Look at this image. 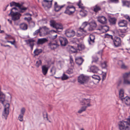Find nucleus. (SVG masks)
<instances>
[{"label": "nucleus", "mask_w": 130, "mask_h": 130, "mask_svg": "<svg viewBox=\"0 0 130 130\" xmlns=\"http://www.w3.org/2000/svg\"><path fill=\"white\" fill-rule=\"evenodd\" d=\"M127 121L123 120L120 121L118 123L119 128L120 130H129L130 128V117L127 119Z\"/></svg>", "instance_id": "f257e3e1"}, {"label": "nucleus", "mask_w": 130, "mask_h": 130, "mask_svg": "<svg viewBox=\"0 0 130 130\" xmlns=\"http://www.w3.org/2000/svg\"><path fill=\"white\" fill-rule=\"evenodd\" d=\"M11 7L15 6L18 7L20 9L19 12L20 13H23L27 10V8L24 7L23 4H20L19 3H17L14 2H13L10 3Z\"/></svg>", "instance_id": "f03ea898"}, {"label": "nucleus", "mask_w": 130, "mask_h": 130, "mask_svg": "<svg viewBox=\"0 0 130 130\" xmlns=\"http://www.w3.org/2000/svg\"><path fill=\"white\" fill-rule=\"evenodd\" d=\"M10 15L11 16L12 20L15 21L20 19L21 15L19 12H15L12 11V10H11L10 13L8 14V16Z\"/></svg>", "instance_id": "7ed1b4c3"}, {"label": "nucleus", "mask_w": 130, "mask_h": 130, "mask_svg": "<svg viewBox=\"0 0 130 130\" xmlns=\"http://www.w3.org/2000/svg\"><path fill=\"white\" fill-rule=\"evenodd\" d=\"M88 77L83 74H82L78 78V82L81 84L85 83L88 80Z\"/></svg>", "instance_id": "20e7f679"}, {"label": "nucleus", "mask_w": 130, "mask_h": 130, "mask_svg": "<svg viewBox=\"0 0 130 130\" xmlns=\"http://www.w3.org/2000/svg\"><path fill=\"white\" fill-rule=\"evenodd\" d=\"M75 10V8L73 6H68L67 7L64 13L70 15L73 14Z\"/></svg>", "instance_id": "39448f33"}, {"label": "nucleus", "mask_w": 130, "mask_h": 130, "mask_svg": "<svg viewBox=\"0 0 130 130\" xmlns=\"http://www.w3.org/2000/svg\"><path fill=\"white\" fill-rule=\"evenodd\" d=\"M113 44L116 47H118L120 46L121 40L120 38L117 37H115L112 39Z\"/></svg>", "instance_id": "423d86ee"}, {"label": "nucleus", "mask_w": 130, "mask_h": 130, "mask_svg": "<svg viewBox=\"0 0 130 130\" xmlns=\"http://www.w3.org/2000/svg\"><path fill=\"white\" fill-rule=\"evenodd\" d=\"M52 1V0L51 1L44 0L42 3V5L44 8L47 7L48 8H50L51 7Z\"/></svg>", "instance_id": "0eeeda50"}, {"label": "nucleus", "mask_w": 130, "mask_h": 130, "mask_svg": "<svg viewBox=\"0 0 130 130\" xmlns=\"http://www.w3.org/2000/svg\"><path fill=\"white\" fill-rule=\"evenodd\" d=\"M65 34L67 37L70 38L75 36V32L73 30L68 29L65 31Z\"/></svg>", "instance_id": "6e6552de"}, {"label": "nucleus", "mask_w": 130, "mask_h": 130, "mask_svg": "<svg viewBox=\"0 0 130 130\" xmlns=\"http://www.w3.org/2000/svg\"><path fill=\"white\" fill-rule=\"evenodd\" d=\"M58 39L62 46H65L68 43V40L66 37L60 36Z\"/></svg>", "instance_id": "1a4fd4ad"}, {"label": "nucleus", "mask_w": 130, "mask_h": 130, "mask_svg": "<svg viewBox=\"0 0 130 130\" xmlns=\"http://www.w3.org/2000/svg\"><path fill=\"white\" fill-rule=\"evenodd\" d=\"M90 100L89 99H86L83 98L80 102V103L81 105H87V106L90 107L91 106V105L90 104Z\"/></svg>", "instance_id": "9d476101"}, {"label": "nucleus", "mask_w": 130, "mask_h": 130, "mask_svg": "<svg viewBox=\"0 0 130 130\" xmlns=\"http://www.w3.org/2000/svg\"><path fill=\"white\" fill-rule=\"evenodd\" d=\"M97 18L98 21L101 24H105L106 23V19L103 16L99 17Z\"/></svg>", "instance_id": "9b49d317"}, {"label": "nucleus", "mask_w": 130, "mask_h": 130, "mask_svg": "<svg viewBox=\"0 0 130 130\" xmlns=\"http://www.w3.org/2000/svg\"><path fill=\"white\" fill-rule=\"evenodd\" d=\"M27 44H29L31 50L33 49V47L34 45V42L35 40L33 39H29L25 41Z\"/></svg>", "instance_id": "f8f14e48"}, {"label": "nucleus", "mask_w": 130, "mask_h": 130, "mask_svg": "<svg viewBox=\"0 0 130 130\" xmlns=\"http://www.w3.org/2000/svg\"><path fill=\"white\" fill-rule=\"evenodd\" d=\"M65 6V5L62 6H59L58 5L57 3L55 2L54 4L55 10L56 12H58L62 8L64 7Z\"/></svg>", "instance_id": "ddd939ff"}, {"label": "nucleus", "mask_w": 130, "mask_h": 130, "mask_svg": "<svg viewBox=\"0 0 130 130\" xmlns=\"http://www.w3.org/2000/svg\"><path fill=\"white\" fill-rule=\"evenodd\" d=\"M97 26L96 22L95 21H92L90 23V26L89 28V30L90 31H92Z\"/></svg>", "instance_id": "4468645a"}, {"label": "nucleus", "mask_w": 130, "mask_h": 130, "mask_svg": "<svg viewBox=\"0 0 130 130\" xmlns=\"http://www.w3.org/2000/svg\"><path fill=\"white\" fill-rule=\"evenodd\" d=\"M118 24L120 27H126L127 22L125 20H120L119 21Z\"/></svg>", "instance_id": "2eb2a0df"}, {"label": "nucleus", "mask_w": 130, "mask_h": 130, "mask_svg": "<svg viewBox=\"0 0 130 130\" xmlns=\"http://www.w3.org/2000/svg\"><path fill=\"white\" fill-rule=\"evenodd\" d=\"M90 69L91 72L94 73H97L99 70L98 67L95 65L91 66L90 68Z\"/></svg>", "instance_id": "dca6fc26"}, {"label": "nucleus", "mask_w": 130, "mask_h": 130, "mask_svg": "<svg viewBox=\"0 0 130 130\" xmlns=\"http://www.w3.org/2000/svg\"><path fill=\"white\" fill-rule=\"evenodd\" d=\"M48 45L49 47L52 50H55L59 46L57 44L52 42L49 43Z\"/></svg>", "instance_id": "f3484780"}, {"label": "nucleus", "mask_w": 130, "mask_h": 130, "mask_svg": "<svg viewBox=\"0 0 130 130\" xmlns=\"http://www.w3.org/2000/svg\"><path fill=\"white\" fill-rule=\"evenodd\" d=\"M42 72L44 75H45L47 74L48 69V68L46 65H43L42 67Z\"/></svg>", "instance_id": "a211bd4d"}, {"label": "nucleus", "mask_w": 130, "mask_h": 130, "mask_svg": "<svg viewBox=\"0 0 130 130\" xmlns=\"http://www.w3.org/2000/svg\"><path fill=\"white\" fill-rule=\"evenodd\" d=\"M83 61L84 60L82 57H77L75 59V62L79 66L82 64Z\"/></svg>", "instance_id": "6ab92c4d"}, {"label": "nucleus", "mask_w": 130, "mask_h": 130, "mask_svg": "<svg viewBox=\"0 0 130 130\" xmlns=\"http://www.w3.org/2000/svg\"><path fill=\"white\" fill-rule=\"evenodd\" d=\"M47 40L46 38L38 39L37 42L38 44H42L47 41Z\"/></svg>", "instance_id": "aec40b11"}, {"label": "nucleus", "mask_w": 130, "mask_h": 130, "mask_svg": "<svg viewBox=\"0 0 130 130\" xmlns=\"http://www.w3.org/2000/svg\"><path fill=\"white\" fill-rule=\"evenodd\" d=\"M121 100L124 102L127 105L130 106V98L129 97H125Z\"/></svg>", "instance_id": "412c9836"}, {"label": "nucleus", "mask_w": 130, "mask_h": 130, "mask_svg": "<svg viewBox=\"0 0 130 130\" xmlns=\"http://www.w3.org/2000/svg\"><path fill=\"white\" fill-rule=\"evenodd\" d=\"M87 25V23L86 22H85L83 23L81 27L79 28V31L81 32H86V31L84 30V28Z\"/></svg>", "instance_id": "4be33fe9"}, {"label": "nucleus", "mask_w": 130, "mask_h": 130, "mask_svg": "<svg viewBox=\"0 0 130 130\" xmlns=\"http://www.w3.org/2000/svg\"><path fill=\"white\" fill-rule=\"evenodd\" d=\"M19 26L20 29L23 30H26L28 28L27 25L25 23H21L20 24Z\"/></svg>", "instance_id": "5701e85b"}, {"label": "nucleus", "mask_w": 130, "mask_h": 130, "mask_svg": "<svg viewBox=\"0 0 130 130\" xmlns=\"http://www.w3.org/2000/svg\"><path fill=\"white\" fill-rule=\"evenodd\" d=\"M93 11L97 13L99 11L101 10V9L100 6L96 5L93 7Z\"/></svg>", "instance_id": "b1692460"}, {"label": "nucleus", "mask_w": 130, "mask_h": 130, "mask_svg": "<svg viewBox=\"0 0 130 130\" xmlns=\"http://www.w3.org/2000/svg\"><path fill=\"white\" fill-rule=\"evenodd\" d=\"M109 22L111 25H115L116 23L117 19L115 18H111L108 20Z\"/></svg>", "instance_id": "393cba45"}, {"label": "nucleus", "mask_w": 130, "mask_h": 130, "mask_svg": "<svg viewBox=\"0 0 130 130\" xmlns=\"http://www.w3.org/2000/svg\"><path fill=\"white\" fill-rule=\"evenodd\" d=\"M123 6H126L128 7H130V1H122Z\"/></svg>", "instance_id": "a878e982"}, {"label": "nucleus", "mask_w": 130, "mask_h": 130, "mask_svg": "<svg viewBox=\"0 0 130 130\" xmlns=\"http://www.w3.org/2000/svg\"><path fill=\"white\" fill-rule=\"evenodd\" d=\"M55 28L57 30L60 29L62 30L63 29V27L61 24L57 23Z\"/></svg>", "instance_id": "bb28decb"}, {"label": "nucleus", "mask_w": 130, "mask_h": 130, "mask_svg": "<svg viewBox=\"0 0 130 130\" xmlns=\"http://www.w3.org/2000/svg\"><path fill=\"white\" fill-rule=\"evenodd\" d=\"M87 11L84 9H82L80 11V14L82 17L85 16L87 15Z\"/></svg>", "instance_id": "cd10ccee"}, {"label": "nucleus", "mask_w": 130, "mask_h": 130, "mask_svg": "<svg viewBox=\"0 0 130 130\" xmlns=\"http://www.w3.org/2000/svg\"><path fill=\"white\" fill-rule=\"evenodd\" d=\"M69 47L70 50L73 53H75L77 52V48L76 47H75L73 46H70Z\"/></svg>", "instance_id": "c85d7f7f"}, {"label": "nucleus", "mask_w": 130, "mask_h": 130, "mask_svg": "<svg viewBox=\"0 0 130 130\" xmlns=\"http://www.w3.org/2000/svg\"><path fill=\"white\" fill-rule=\"evenodd\" d=\"M42 52V50L41 49H36L34 52L35 55L37 56Z\"/></svg>", "instance_id": "c756f323"}, {"label": "nucleus", "mask_w": 130, "mask_h": 130, "mask_svg": "<svg viewBox=\"0 0 130 130\" xmlns=\"http://www.w3.org/2000/svg\"><path fill=\"white\" fill-rule=\"evenodd\" d=\"M77 50L79 51H81L84 49L85 48L84 45L82 44H77Z\"/></svg>", "instance_id": "7c9ffc66"}, {"label": "nucleus", "mask_w": 130, "mask_h": 130, "mask_svg": "<svg viewBox=\"0 0 130 130\" xmlns=\"http://www.w3.org/2000/svg\"><path fill=\"white\" fill-rule=\"evenodd\" d=\"M124 90L122 89H121L119 92V97L121 100L123 99L124 98L123 96Z\"/></svg>", "instance_id": "2f4dec72"}, {"label": "nucleus", "mask_w": 130, "mask_h": 130, "mask_svg": "<svg viewBox=\"0 0 130 130\" xmlns=\"http://www.w3.org/2000/svg\"><path fill=\"white\" fill-rule=\"evenodd\" d=\"M122 76L123 79H127L128 77H130V71L128 73H126L123 74Z\"/></svg>", "instance_id": "473e14b6"}, {"label": "nucleus", "mask_w": 130, "mask_h": 130, "mask_svg": "<svg viewBox=\"0 0 130 130\" xmlns=\"http://www.w3.org/2000/svg\"><path fill=\"white\" fill-rule=\"evenodd\" d=\"M57 23L54 20H50V26L54 28H55Z\"/></svg>", "instance_id": "72a5a7b5"}, {"label": "nucleus", "mask_w": 130, "mask_h": 130, "mask_svg": "<svg viewBox=\"0 0 130 130\" xmlns=\"http://www.w3.org/2000/svg\"><path fill=\"white\" fill-rule=\"evenodd\" d=\"M87 107H88L87 106H82L81 109L78 111V112L80 113L83 112L85 111Z\"/></svg>", "instance_id": "f704fd0d"}, {"label": "nucleus", "mask_w": 130, "mask_h": 130, "mask_svg": "<svg viewBox=\"0 0 130 130\" xmlns=\"http://www.w3.org/2000/svg\"><path fill=\"white\" fill-rule=\"evenodd\" d=\"M77 5L79 8H81L82 9H84L85 8V7L83 6V4L82 3L81 0H79V1L77 4Z\"/></svg>", "instance_id": "c9c22d12"}, {"label": "nucleus", "mask_w": 130, "mask_h": 130, "mask_svg": "<svg viewBox=\"0 0 130 130\" xmlns=\"http://www.w3.org/2000/svg\"><path fill=\"white\" fill-rule=\"evenodd\" d=\"M120 62L122 63L121 66V68L122 69H126L128 68V67L125 65V64L123 63L122 61L121 60H120L119 61V63Z\"/></svg>", "instance_id": "e433bc0d"}, {"label": "nucleus", "mask_w": 130, "mask_h": 130, "mask_svg": "<svg viewBox=\"0 0 130 130\" xmlns=\"http://www.w3.org/2000/svg\"><path fill=\"white\" fill-rule=\"evenodd\" d=\"M123 84L124 85H130V80L127 79H123Z\"/></svg>", "instance_id": "4c0bfd02"}, {"label": "nucleus", "mask_w": 130, "mask_h": 130, "mask_svg": "<svg viewBox=\"0 0 130 130\" xmlns=\"http://www.w3.org/2000/svg\"><path fill=\"white\" fill-rule=\"evenodd\" d=\"M92 77L94 79L97 80L98 81V82L101 79L100 77L99 76L95 75H92Z\"/></svg>", "instance_id": "58836bf2"}, {"label": "nucleus", "mask_w": 130, "mask_h": 130, "mask_svg": "<svg viewBox=\"0 0 130 130\" xmlns=\"http://www.w3.org/2000/svg\"><path fill=\"white\" fill-rule=\"evenodd\" d=\"M50 72L51 73H52L51 75L53 76L55 74L56 72V69L55 67H52L50 70Z\"/></svg>", "instance_id": "ea45409f"}, {"label": "nucleus", "mask_w": 130, "mask_h": 130, "mask_svg": "<svg viewBox=\"0 0 130 130\" xmlns=\"http://www.w3.org/2000/svg\"><path fill=\"white\" fill-rule=\"evenodd\" d=\"M41 63L42 62L41 60H39L36 61V66L37 68H38L41 65Z\"/></svg>", "instance_id": "a19ab883"}, {"label": "nucleus", "mask_w": 130, "mask_h": 130, "mask_svg": "<svg viewBox=\"0 0 130 130\" xmlns=\"http://www.w3.org/2000/svg\"><path fill=\"white\" fill-rule=\"evenodd\" d=\"M69 78V77L67 75L63 74L61 77V79L62 80H67Z\"/></svg>", "instance_id": "79ce46f5"}, {"label": "nucleus", "mask_w": 130, "mask_h": 130, "mask_svg": "<svg viewBox=\"0 0 130 130\" xmlns=\"http://www.w3.org/2000/svg\"><path fill=\"white\" fill-rule=\"evenodd\" d=\"M93 60L92 62H96L98 61L99 58L97 56H94L92 57Z\"/></svg>", "instance_id": "37998d69"}, {"label": "nucleus", "mask_w": 130, "mask_h": 130, "mask_svg": "<svg viewBox=\"0 0 130 130\" xmlns=\"http://www.w3.org/2000/svg\"><path fill=\"white\" fill-rule=\"evenodd\" d=\"M66 73L69 74H72L73 73V69L71 68H69L67 71Z\"/></svg>", "instance_id": "c03bdc74"}, {"label": "nucleus", "mask_w": 130, "mask_h": 130, "mask_svg": "<svg viewBox=\"0 0 130 130\" xmlns=\"http://www.w3.org/2000/svg\"><path fill=\"white\" fill-rule=\"evenodd\" d=\"M41 28V27H40L39 28V29H38L37 30H36L33 33V35L34 36H36L38 34V33H40V29Z\"/></svg>", "instance_id": "a18cd8bd"}, {"label": "nucleus", "mask_w": 130, "mask_h": 130, "mask_svg": "<svg viewBox=\"0 0 130 130\" xmlns=\"http://www.w3.org/2000/svg\"><path fill=\"white\" fill-rule=\"evenodd\" d=\"M23 115L20 114L18 117V119L20 121H22L23 120Z\"/></svg>", "instance_id": "49530a36"}, {"label": "nucleus", "mask_w": 130, "mask_h": 130, "mask_svg": "<svg viewBox=\"0 0 130 130\" xmlns=\"http://www.w3.org/2000/svg\"><path fill=\"white\" fill-rule=\"evenodd\" d=\"M105 38H111L112 40L113 38V36L112 35H109L108 34H105Z\"/></svg>", "instance_id": "de8ad7c7"}, {"label": "nucleus", "mask_w": 130, "mask_h": 130, "mask_svg": "<svg viewBox=\"0 0 130 130\" xmlns=\"http://www.w3.org/2000/svg\"><path fill=\"white\" fill-rule=\"evenodd\" d=\"M25 111V109L24 107L22 108L21 110V113L20 114L24 115Z\"/></svg>", "instance_id": "09e8293b"}, {"label": "nucleus", "mask_w": 130, "mask_h": 130, "mask_svg": "<svg viewBox=\"0 0 130 130\" xmlns=\"http://www.w3.org/2000/svg\"><path fill=\"white\" fill-rule=\"evenodd\" d=\"M102 29H103L106 32L109 30V27L107 26H105L102 27Z\"/></svg>", "instance_id": "8fccbe9b"}, {"label": "nucleus", "mask_w": 130, "mask_h": 130, "mask_svg": "<svg viewBox=\"0 0 130 130\" xmlns=\"http://www.w3.org/2000/svg\"><path fill=\"white\" fill-rule=\"evenodd\" d=\"M122 79H119L117 82V84L118 86H119L122 83Z\"/></svg>", "instance_id": "3c124183"}, {"label": "nucleus", "mask_w": 130, "mask_h": 130, "mask_svg": "<svg viewBox=\"0 0 130 130\" xmlns=\"http://www.w3.org/2000/svg\"><path fill=\"white\" fill-rule=\"evenodd\" d=\"M101 66L102 68H105L107 67L106 62V61L104 62L103 63H101Z\"/></svg>", "instance_id": "603ef678"}, {"label": "nucleus", "mask_w": 130, "mask_h": 130, "mask_svg": "<svg viewBox=\"0 0 130 130\" xmlns=\"http://www.w3.org/2000/svg\"><path fill=\"white\" fill-rule=\"evenodd\" d=\"M88 42L90 44H92L94 42V40H93L91 39H89L88 40Z\"/></svg>", "instance_id": "864d4df0"}, {"label": "nucleus", "mask_w": 130, "mask_h": 130, "mask_svg": "<svg viewBox=\"0 0 130 130\" xmlns=\"http://www.w3.org/2000/svg\"><path fill=\"white\" fill-rule=\"evenodd\" d=\"M29 23L30 25L32 27H33L35 26V24L34 22L32 21H30L29 22Z\"/></svg>", "instance_id": "5fc2aeb1"}, {"label": "nucleus", "mask_w": 130, "mask_h": 130, "mask_svg": "<svg viewBox=\"0 0 130 130\" xmlns=\"http://www.w3.org/2000/svg\"><path fill=\"white\" fill-rule=\"evenodd\" d=\"M89 39H91L93 40L95 39V37L93 35L90 34L89 35Z\"/></svg>", "instance_id": "6e6d98bb"}, {"label": "nucleus", "mask_w": 130, "mask_h": 130, "mask_svg": "<svg viewBox=\"0 0 130 130\" xmlns=\"http://www.w3.org/2000/svg\"><path fill=\"white\" fill-rule=\"evenodd\" d=\"M44 114H45V118H47V120H48L47 113L46 112H44L43 113V115L44 116V118H45V117L44 116Z\"/></svg>", "instance_id": "4d7b16f0"}, {"label": "nucleus", "mask_w": 130, "mask_h": 130, "mask_svg": "<svg viewBox=\"0 0 130 130\" xmlns=\"http://www.w3.org/2000/svg\"><path fill=\"white\" fill-rule=\"evenodd\" d=\"M112 3H118V0H110Z\"/></svg>", "instance_id": "13d9d810"}, {"label": "nucleus", "mask_w": 130, "mask_h": 130, "mask_svg": "<svg viewBox=\"0 0 130 130\" xmlns=\"http://www.w3.org/2000/svg\"><path fill=\"white\" fill-rule=\"evenodd\" d=\"M125 18L127 19L129 22H130V17L128 15H126L125 17Z\"/></svg>", "instance_id": "bf43d9fd"}, {"label": "nucleus", "mask_w": 130, "mask_h": 130, "mask_svg": "<svg viewBox=\"0 0 130 130\" xmlns=\"http://www.w3.org/2000/svg\"><path fill=\"white\" fill-rule=\"evenodd\" d=\"M70 62L71 63H73V58L71 57H70Z\"/></svg>", "instance_id": "052dcab7"}, {"label": "nucleus", "mask_w": 130, "mask_h": 130, "mask_svg": "<svg viewBox=\"0 0 130 130\" xmlns=\"http://www.w3.org/2000/svg\"><path fill=\"white\" fill-rule=\"evenodd\" d=\"M15 42V40H14L13 41H11L10 43L13 45H14V43Z\"/></svg>", "instance_id": "680f3d73"}, {"label": "nucleus", "mask_w": 130, "mask_h": 130, "mask_svg": "<svg viewBox=\"0 0 130 130\" xmlns=\"http://www.w3.org/2000/svg\"><path fill=\"white\" fill-rule=\"evenodd\" d=\"M31 20V17H29L27 18V20L28 22H30V21Z\"/></svg>", "instance_id": "e2e57ef3"}, {"label": "nucleus", "mask_w": 130, "mask_h": 130, "mask_svg": "<svg viewBox=\"0 0 130 130\" xmlns=\"http://www.w3.org/2000/svg\"><path fill=\"white\" fill-rule=\"evenodd\" d=\"M126 31L125 30H120L119 32H125Z\"/></svg>", "instance_id": "0e129e2a"}, {"label": "nucleus", "mask_w": 130, "mask_h": 130, "mask_svg": "<svg viewBox=\"0 0 130 130\" xmlns=\"http://www.w3.org/2000/svg\"><path fill=\"white\" fill-rule=\"evenodd\" d=\"M102 80H103L104 79V78L106 77V74L105 75H103L102 76Z\"/></svg>", "instance_id": "69168bd1"}, {"label": "nucleus", "mask_w": 130, "mask_h": 130, "mask_svg": "<svg viewBox=\"0 0 130 130\" xmlns=\"http://www.w3.org/2000/svg\"><path fill=\"white\" fill-rule=\"evenodd\" d=\"M119 35L120 36H121L122 37H123L124 36V35L123 34H120L119 33Z\"/></svg>", "instance_id": "338daca9"}, {"label": "nucleus", "mask_w": 130, "mask_h": 130, "mask_svg": "<svg viewBox=\"0 0 130 130\" xmlns=\"http://www.w3.org/2000/svg\"><path fill=\"white\" fill-rule=\"evenodd\" d=\"M3 46H4V47H7V46L8 47H9V48H11V47L9 45H3Z\"/></svg>", "instance_id": "774afa93"}]
</instances>
